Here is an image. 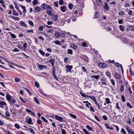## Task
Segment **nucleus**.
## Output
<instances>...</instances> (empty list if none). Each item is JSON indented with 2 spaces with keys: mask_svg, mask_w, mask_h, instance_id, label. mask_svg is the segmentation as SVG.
I'll return each mask as SVG.
<instances>
[{
  "mask_svg": "<svg viewBox=\"0 0 134 134\" xmlns=\"http://www.w3.org/2000/svg\"><path fill=\"white\" fill-rule=\"evenodd\" d=\"M55 118L56 119L58 120L60 122L63 121V118L57 115H55Z\"/></svg>",
  "mask_w": 134,
  "mask_h": 134,
  "instance_id": "1",
  "label": "nucleus"
},
{
  "mask_svg": "<svg viewBox=\"0 0 134 134\" xmlns=\"http://www.w3.org/2000/svg\"><path fill=\"white\" fill-rule=\"evenodd\" d=\"M5 105H6V104L4 101L0 100V107L3 108H4V106Z\"/></svg>",
  "mask_w": 134,
  "mask_h": 134,
  "instance_id": "2",
  "label": "nucleus"
},
{
  "mask_svg": "<svg viewBox=\"0 0 134 134\" xmlns=\"http://www.w3.org/2000/svg\"><path fill=\"white\" fill-rule=\"evenodd\" d=\"M98 66L100 67L103 68L106 67L107 65L105 63H100L98 64Z\"/></svg>",
  "mask_w": 134,
  "mask_h": 134,
  "instance_id": "3",
  "label": "nucleus"
},
{
  "mask_svg": "<svg viewBox=\"0 0 134 134\" xmlns=\"http://www.w3.org/2000/svg\"><path fill=\"white\" fill-rule=\"evenodd\" d=\"M47 67V66L45 65H39L38 68L39 69L42 70L43 68H46Z\"/></svg>",
  "mask_w": 134,
  "mask_h": 134,
  "instance_id": "4",
  "label": "nucleus"
},
{
  "mask_svg": "<svg viewBox=\"0 0 134 134\" xmlns=\"http://www.w3.org/2000/svg\"><path fill=\"white\" fill-rule=\"evenodd\" d=\"M47 6H48V5L44 3L42 4L41 7L43 9L45 10L47 9Z\"/></svg>",
  "mask_w": 134,
  "mask_h": 134,
  "instance_id": "5",
  "label": "nucleus"
},
{
  "mask_svg": "<svg viewBox=\"0 0 134 134\" xmlns=\"http://www.w3.org/2000/svg\"><path fill=\"white\" fill-rule=\"evenodd\" d=\"M9 17L12 18L13 19L15 20L16 21H19L20 19V18L19 17H15L12 16H9Z\"/></svg>",
  "mask_w": 134,
  "mask_h": 134,
  "instance_id": "6",
  "label": "nucleus"
},
{
  "mask_svg": "<svg viewBox=\"0 0 134 134\" xmlns=\"http://www.w3.org/2000/svg\"><path fill=\"white\" fill-rule=\"evenodd\" d=\"M47 12L48 15L51 16L53 15L54 14L53 12V10H47Z\"/></svg>",
  "mask_w": 134,
  "mask_h": 134,
  "instance_id": "7",
  "label": "nucleus"
},
{
  "mask_svg": "<svg viewBox=\"0 0 134 134\" xmlns=\"http://www.w3.org/2000/svg\"><path fill=\"white\" fill-rule=\"evenodd\" d=\"M34 9L37 12H39L42 10V9L39 7L37 6L35 7Z\"/></svg>",
  "mask_w": 134,
  "mask_h": 134,
  "instance_id": "8",
  "label": "nucleus"
},
{
  "mask_svg": "<svg viewBox=\"0 0 134 134\" xmlns=\"http://www.w3.org/2000/svg\"><path fill=\"white\" fill-rule=\"evenodd\" d=\"M60 9L61 11L63 12H65L66 11V7L64 6H61L60 8Z\"/></svg>",
  "mask_w": 134,
  "mask_h": 134,
  "instance_id": "9",
  "label": "nucleus"
},
{
  "mask_svg": "<svg viewBox=\"0 0 134 134\" xmlns=\"http://www.w3.org/2000/svg\"><path fill=\"white\" fill-rule=\"evenodd\" d=\"M27 123L29 124H33V122H32V119L31 118L29 119Z\"/></svg>",
  "mask_w": 134,
  "mask_h": 134,
  "instance_id": "10",
  "label": "nucleus"
},
{
  "mask_svg": "<svg viewBox=\"0 0 134 134\" xmlns=\"http://www.w3.org/2000/svg\"><path fill=\"white\" fill-rule=\"evenodd\" d=\"M53 19L54 20L56 21L57 20L58 18V16L57 15H54L52 17Z\"/></svg>",
  "mask_w": 134,
  "mask_h": 134,
  "instance_id": "11",
  "label": "nucleus"
},
{
  "mask_svg": "<svg viewBox=\"0 0 134 134\" xmlns=\"http://www.w3.org/2000/svg\"><path fill=\"white\" fill-rule=\"evenodd\" d=\"M20 23L21 26H24L25 27H27L26 26V24L24 23V22L21 21L20 22Z\"/></svg>",
  "mask_w": 134,
  "mask_h": 134,
  "instance_id": "12",
  "label": "nucleus"
},
{
  "mask_svg": "<svg viewBox=\"0 0 134 134\" xmlns=\"http://www.w3.org/2000/svg\"><path fill=\"white\" fill-rule=\"evenodd\" d=\"M8 33L10 34V35L11 36L12 38H16V36L14 34L12 33L11 32H9Z\"/></svg>",
  "mask_w": 134,
  "mask_h": 134,
  "instance_id": "13",
  "label": "nucleus"
},
{
  "mask_svg": "<svg viewBox=\"0 0 134 134\" xmlns=\"http://www.w3.org/2000/svg\"><path fill=\"white\" fill-rule=\"evenodd\" d=\"M88 98H90V99H92L94 102L95 101H96V98L92 96H89L88 97Z\"/></svg>",
  "mask_w": 134,
  "mask_h": 134,
  "instance_id": "14",
  "label": "nucleus"
},
{
  "mask_svg": "<svg viewBox=\"0 0 134 134\" xmlns=\"http://www.w3.org/2000/svg\"><path fill=\"white\" fill-rule=\"evenodd\" d=\"M70 46L71 48H73L74 49H76L77 48L76 46H75L73 44H71L70 45Z\"/></svg>",
  "mask_w": 134,
  "mask_h": 134,
  "instance_id": "15",
  "label": "nucleus"
},
{
  "mask_svg": "<svg viewBox=\"0 0 134 134\" xmlns=\"http://www.w3.org/2000/svg\"><path fill=\"white\" fill-rule=\"evenodd\" d=\"M67 69L69 71L71 70L72 67L71 66L68 65L66 66Z\"/></svg>",
  "mask_w": 134,
  "mask_h": 134,
  "instance_id": "16",
  "label": "nucleus"
},
{
  "mask_svg": "<svg viewBox=\"0 0 134 134\" xmlns=\"http://www.w3.org/2000/svg\"><path fill=\"white\" fill-rule=\"evenodd\" d=\"M6 98L9 101L11 99V96L10 95H7L6 96Z\"/></svg>",
  "mask_w": 134,
  "mask_h": 134,
  "instance_id": "17",
  "label": "nucleus"
},
{
  "mask_svg": "<svg viewBox=\"0 0 134 134\" xmlns=\"http://www.w3.org/2000/svg\"><path fill=\"white\" fill-rule=\"evenodd\" d=\"M13 15L15 16H18L19 14L15 10H13Z\"/></svg>",
  "mask_w": 134,
  "mask_h": 134,
  "instance_id": "18",
  "label": "nucleus"
},
{
  "mask_svg": "<svg viewBox=\"0 0 134 134\" xmlns=\"http://www.w3.org/2000/svg\"><path fill=\"white\" fill-rule=\"evenodd\" d=\"M121 87L120 88V90L121 92H123L124 91V86L123 85H121Z\"/></svg>",
  "mask_w": 134,
  "mask_h": 134,
  "instance_id": "19",
  "label": "nucleus"
},
{
  "mask_svg": "<svg viewBox=\"0 0 134 134\" xmlns=\"http://www.w3.org/2000/svg\"><path fill=\"white\" fill-rule=\"evenodd\" d=\"M115 65L116 66L118 67H121V66H122V65H121V64H120L119 63H117L116 62L115 63Z\"/></svg>",
  "mask_w": 134,
  "mask_h": 134,
  "instance_id": "20",
  "label": "nucleus"
},
{
  "mask_svg": "<svg viewBox=\"0 0 134 134\" xmlns=\"http://www.w3.org/2000/svg\"><path fill=\"white\" fill-rule=\"evenodd\" d=\"M15 127L18 129H19L20 128V126L18 124H15Z\"/></svg>",
  "mask_w": 134,
  "mask_h": 134,
  "instance_id": "21",
  "label": "nucleus"
},
{
  "mask_svg": "<svg viewBox=\"0 0 134 134\" xmlns=\"http://www.w3.org/2000/svg\"><path fill=\"white\" fill-rule=\"evenodd\" d=\"M67 52L68 53L70 54H72L73 53L72 50L70 49H69L68 50Z\"/></svg>",
  "mask_w": 134,
  "mask_h": 134,
  "instance_id": "22",
  "label": "nucleus"
},
{
  "mask_svg": "<svg viewBox=\"0 0 134 134\" xmlns=\"http://www.w3.org/2000/svg\"><path fill=\"white\" fill-rule=\"evenodd\" d=\"M105 5L104 7V9L106 10H107L108 9V6L107 5V3H105Z\"/></svg>",
  "mask_w": 134,
  "mask_h": 134,
  "instance_id": "23",
  "label": "nucleus"
},
{
  "mask_svg": "<svg viewBox=\"0 0 134 134\" xmlns=\"http://www.w3.org/2000/svg\"><path fill=\"white\" fill-rule=\"evenodd\" d=\"M55 35L56 37L57 38H59L60 36L59 34V32H55Z\"/></svg>",
  "mask_w": 134,
  "mask_h": 134,
  "instance_id": "24",
  "label": "nucleus"
},
{
  "mask_svg": "<svg viewBox=\"0 0 134 134\" xmlns=\"http://www.w3.org/2000/svg\"><path fill=\"white\" fill-rule=\"evenodd\" d=\"M120 30L122 31H123L124 29V27L122 25H120Z\"/></svg>",
  "mask_w": 134,
  "mask_h": 134,
  "instance_id": "25",
  "label": "nucleus"
},
{
  "mask_svg": "<svg viewBox=\"0 0 134 134\" xmlns=\"http://www.w3.org/2000/svg\"><path fill=\"white\" fill-rule=\"evenodd\" d=\"M97 3L99 5H100L102 3L101 0H97Z\"/></svg>",
  "mask_w": 134,
  "mask_h": 134,
  "instance_id": "26",
  "label": "nucleus"
},
{
  "mask_svg": "<svg viewBox=\"0 0 134 134\" xmlns=\"http://www.w3.org/2000/svg\"><path fill=\"white\" fill-rule=\"evenodd\" d=\"M29 130H30V132L33 134H35V132L34 130L31 128H29Z\"/></svg>",
  "mask_w": 134,
  "mask_h": 134,
  "instance_id": "27",
  "label": "nucleus"
},
{
  "mask_svg": "<svg viewBox=\"0 0 134 134\" xmlns=\"http://www.w3.org/2000/svg\"><path fill=\"white\" fill-rule=\"evenodd\" d=\"M68 7L70 9H72L73 7V5L70 3L68 5Z\"/></svg>",
  "mask_w": 134,
  "mask_h": 134,
  "instance_id": "28",
  "label": "nucleus"
},
{
  "mask_svg": "<svg viewBox=\"0 0 134 134\" xmlns=\"http://www.w3.org/2000/svg\"><path fill=\"white\" fill-rule=\"evenodd\" d=\"M41 118V119H42L43 121L45 122H48V121L44 117L42 116Z\"/></svg>",
  "mask_w": 134,
  "mask_h": 134,
  "instance_id": "29",
  "label": "nucleus"
},
{
  "mask_svg": "<svg viewBox=\"0 0 134 134\" xmlns=\"http://www.w3.org/2000/svg\"><path fill=\"white\" fill-rule=\"evenodd\" d=\"M16 102V100L14 99H12L11 100H10L9 102L10 103L12 104V103H14Z\"/></svg>",
  "mask_w": 134,
  "mask_h": 134,
  "instance_id": "30",
  "label": "nucleus"
},
{
  "mask_svg": "<svg viewBox=\"0 0 134 134\" xmlns=\"http://www.w3.org/2000/svg\"><path fill=\"white\" fill-rule=\"evenodd\" d=\"M41 34L44 35L47 37H48V35L44 32H41Z\"/></svg>",
  "mask_w": 134,
  "mask_h": 134,
  "instance_id": "31",
  "label": "nucleus"
},
{
  "mask_svg": "<svg viewBox=\"0 0 134 134\" xmlns=\"http://www.w3.org/2000/svg\"><path fill=\"white\" fill-rule=\"evenodd\" d=\"M81 94L82 96L85 97H88L89 96H88V95H86L83 93H81Z\"/></svg>",
  "mask_w": 134,
  "mask_h": 134,
  "instance_id": "32",
  "label": "nucleus"
},
{
  "mask_svg": "<svg viewBox=\"0 0 134 134\" xmlns=\"http://www.w3.org/2000/svg\"><path fill=\"white\" fill-rule=\"evenodd\" d=\"M59 4L60 5H62L64 4V2L63 0H60L59 1Z\"/></svg>",
  "mask_w": 134,
  "mask_h": 134,
  "instance_id": "33",
  "label": "nucleus"
},
{
  "mask_svg": "<svg viewBox=\"0 0 134 134\" xmlns=\"http://www.w3.org/2000/svg\"><path fill=\"white\" fill-rule=\"evenodd\" d=\"M121 132V133L126 134V132L123 128H122Z\"/></svg>",
  "mask_w": 134,
  "mask_h": 134,
  "instance_id": "34",
  "label": "nucleus"
},
{
  "mask_svg": "<svg viewBox=\"0 0 134 134\" xmlns=\"http://www.w3.org/2000/svg\"><path fill=\"white\" fill-rule=\"evenodd\" d=\"M38 3L37 2V0H34L33 2V4H34V5H35Z\"/></svg>",
  "mask_w": 134,
  "mask_h": 134,
  "instance_id": "35",
  "label": "nucleus"
},
{
  "mask_svg": "<svg viewBox=\"0 0 134 134\" xmlns=\"http://www.w3.org/2000/svg\"><path fill=\"white\" fill-rule=\"evenodd\" d=\"M105 100L107 104H109L111 103V102L110 101L109 99L108 98H107Z\"/></svg>",
  "mask_w": 134,
  "mask_h": 134,
  "instance_id": "36",
  "label": "nucleus"
},
{
  "mask_svg": "<svg viewBox=\"0 0 134 134\" xmlns=\"http://www.w3.org/2000/svg\"><path fill=\"white\" fill-rule=\"evenodd\" d=\"M3 58L4 59V60L6 62H7V63H8L9 64H12V65H14V63H12V62H9V61H8L7 60L5 59L4 58Z\"/></svg>",
  "mask_w": 134,
  "mask_h": 134,
  "instance_id": "37",
  "label": "nucleus"
},
{
  "mask_svg": "<svg viewBox=\"0 0 134 134\" xmlns=\"http://www.w3.org/2000/svg\"><path fill=\"white\" fill-rule=\"evenodd\" d=\"M39 52H40V54L43 55H44L45 54V53L42 51L40 50H39Z\"/></svg>",
  "mask_w": 134,
  "mask_h": 134,
  "instance_id": "38",
  "label": "nucleus"
},
{
  "mask_svg": "<svg viewBox=\"0 0 134 134\" xmlns=\"http://www.w3.org/2000/svg\"><path fill=\"white\" fill-rule=\"evenodd\" d=\"M20 80V79L18 77H16L15 79V81L16 82H19Z\"/></svg>",
  "mask_w": 134,
  "mask_h": 134,
  "instance_id": "39",
  "label": "nucleus"
},
{
  "mask_svg": "<svg viewBox=\"0 0 134 134\" xmlns=\"http://www.w3.org/2000/svg\"><path fill=\"white\" fill-rule=\"evenodd\" d=\"M121 98L122 101L123 102H125V101L126 100L125 98V97L124 95H122L121 96Z\"/></svg>",
  "mask_w": 134,
  "mask_h": 134,
  "instance_id": "40",
  "label": "nucleus"
},
{
  "mask_svg": "<svg viewBox=\"0 0 134 134\" xmlns=\"http://www.w3.org/2000/svg\"><path fill=\"white\" fill-rule=\"evenodd\" d=\"M25 90L27 92H28L29 94L30 95H31L32 94V93L30 92V91L27 88H25Z\"/></svg>",
  "mask_w": 134,
  "mask_h": 134,
  "instance_id": "41",
  "label": "nucleus"
},
{
  "mask_svg": "<svg viewBox=\"0 0 134 134\" xmlns=\"http://www.w3.org/2000/svg\"><path fill=\"white\" fill-rule=\"evenodd\" d=\"M29 24H30L32 26H34V23H33L30 20L29 21Z\"/></svg>",
  "mask_w": 134,
  "mask_h": 134,
  "instance_id": "42",
  "label": "nucleus"
},
{
  "mask_svg": "<svg viewBox=\"0 0 134 134\" xmlns=\"http://www.w3.org/2000/svg\"><path fill=\"white\" fill-rule=\"evenodd\" d=\"M5 115L7 117H9L10 116V114L8 111H7L5 113Z\"/></svg>",
  "mask_w": 134,
  "mask_h": 134,
  "instance_id": "43",
  "label": "nucleus"
},
{
  "mask_svg": "<svg viewBox=\"0 0 134 134\" xmlns=\"http://www.w3.org/2000/svg\"><path fill=\"white\" fill-rule=\"evenodd\" d=\"M86 127L87 129H89V130L90 131H92V129L90 127V126H89L88 125H87L86 126Z\"/></svg>",
  "mask_w": 134,
  "mask_h": 134,
  "instance_id": "44",
  "label": "nucleus"
},
{
  "mask_svg": "<svg viewBox=\"0 0 134 134\" xmlns=\"http://www.w3.org/2000/svg\"><path fill=\"white\" fill-rule=\"evenodd\" d=\"M115 76L116 78L118 79H120V77L119 75L117 73H115Z\"/></svg>",
  "mask_w": 134,
  "mask_h": 134,
  "instance_id": "45",
  "label": "nucleus"
},
{
  "mask_svg": "<svg viewBox=\"0 0 134 134\" xmlns=\"http://www.w3.org/2000/svg\"><path fill=\"white\" fill-rule=\"evenodd\" d=\"M35 86L37 87H38L39 86V84L36 81L35 82Z\"/></svg>",
  "mask_w": 134,
  "mask_h": 134,
  "instance_id": "46",
  "label": "nucleus"
},
{
  "mask_svg": "<svg viewBox=\"0 0 134 134\" xmlns=\"http://www.w3.org/2000/svg\"><path fill=\"white\" fill-rule=\"evenodd\" d=\"M127 106L129 107L131 109L132 108V107L130 103H127Z\"/></svg>",
  "mask_w": 134,
  "mask_h": 134,
  "instance_id": "47",
  "label": "nucleus"
},
{
  "mask_svg": "<svg viewBox=\"0 0 134 134\" xmlns=\"http://www.w3.org/2000/svg\"><path fill=\"white\" fill-rule=\"evenodd\" d=\"M49 62H50L51 63H54L55 60L53 59H52L49 60Z\"/></svg>",
  "mask_w": 134,
  "mask_h": 134,
  "instance_id": "48",
  "label": "nucleus"
},
{
  "mask_svg": "<svg viewBox=\"0 0 134 134\" xmlns=\"http://www.w3.org/2000/svg\"><path fill=\"white\" fill-rule=\"evenodd\" d=\"M130 29L131 31H134V27L132 26H130Z\"/></svg>",
  "mask_w": 134,
  "mask_h": 134,
  "instance_id": "49",
  "label": "nucleus"
},
{
  "mask_svg": "<svg viewBox=\"0 0 134 134\" xmlns=\"http://www.w3.org/2000/svg\"><path fill=\"white\" fill-rule=\"evenodd\" d=\"M17 10L18 11L19 13L21 15H22V12L19 9V8H17Z\"/></svg>",
  "mask_w": 134,
  "mask_h": 134,
  "instance_id": "50",
  "label": "nucleus"
},
{
  "mask_svg": "<svg viewBox=\"0 0 134 134\" xmlns=\"http://www.w3.org/2000/svg\"><path fill=\"white\" fill-rule=\"evenodd\" d=\"M54 42L55 43L57 44H59L60 43V42L58 40L55 41Z\"/></svg>",
  "mask_w": 134,
  "mask_h": 134,
  "instance_id": "51",
  "label": "nucleus"
},
{
  "mask_svg": "<svg viewBox=\"0 0 134 134\" xmlns=\"http://www.w3.org/2000/svg\"><path fill=\"white\" fill-rule=\"evenodd\" d=\"M34 99L37 104H39L40 103L39 101L37 100V98L36 97H34Z\"/></svg>",
  "mask_w": 134,
  "mask_h": 134,
  "instance_id": "52",
  "label": "nucleus"
},
{
  "mask_svg": "<svg viewBox=\"0 0 134 134\" xmlns=\"http://www.w3.org/2000/svg\"><path fill=\"white\" fill-rule=\"evenodd\" d=\"M70 115L72 117H73L74 118L76 119V116L75 115L73 114H70Z\"/></svg>",
  "mask_w": 134,
  "mask_h": 134,
  "instance_id": "53",
  "label": "nucleus"
},
{
  "mask_svg": "<svg viewBox=\"0 0 134 134\" xmlns=\"http://www.w3.org/2000/svg\"><path fill=\"white\" fill-rule=\"evenodd\" d=\"M54 4L55 6L56 7H58V2H54Z\"/></svg>",
  "mask_w": 134,
  "mask_h": 134,
  "instance_id": "54",
  "label": "nucleus"
},
{
  "mask_svg": "<svg viewBox=\"0 0 134 134\" xmlns=\"http://www.w3.org/2000/svg\"><path fill=\"white\" fill-rule=\"evenodd\" d=\"M133 131L132 130L130 129L129 131L128 132L129 134H132L133 132Z\"/></svg>",
  "mask_w": 134,
  "mask_h": 134,
  "instance_id": "55",
  "label": "nucleus"
},
{
  "mask_svg": "<svg viewBox=\"0 0 134 134\" xmlns=\"http://www.w3.org/2000/svg\"><path fill=\"white\" fill-rule=\"evenodd\" d=\"M103 119L105 120H106L108 119V118L105 115H104L103 116Z\"/></svg>",
  "mask_w": 134,
  "mask_h": 134,
  "instance_id": "56",
  "label": "nucleus"
},
{
  "mask_svg": "<svg viewBox=\"0 0 134 134\" xmlns=\"http://www.w3.org/2000/svg\"><path fill=\"white\" fill-rule=\"evenodd\" d=\"M95 118L98 121H100V120L99 119H98V117L96 116V115H95L94 116Z\"/></svg>",
  "mask_w": 134,
  "mask_h": 134,
  "instance_id": "57",
  "label": "nucleus"
},
{
  "mask_svg": "<svg viewBox=\"0 0 134 134\" xmlns=\"http://www.w3.org/2000/svg\"><path fill=\"white\" fill-rule=\"evenodd\" d=\"M93 77L95 79H98L99 76H98L95 75L93 76Z\"/></svg>",
  "mask_w": 134,
  "mask_h": 134,
  "instance_id": "58",
  "label": "nucleus"
},
{
  "mask_svg": "<svg viewBox=\"0 0 134 134\" xmlns=\"http://www.w3.org/2000/svg\"><path fill=\"white\" fill-rule=\"evenodd\" d=\"M106 74V75L108 77L110 76V73L108 71H107Z\"/></svg>",
  "mask_w": 134,
  "mask_h": 134,
  "instance_id": "59",
  "label": "nucleus"
},
{
  "mask_svg": "<svg viewBox=\"0 0 134 134\" xmlns=\"http://www.w3.org/2000/svg\"><path fill=\"white\" fill-rule=\"evenodd\" d=\"M69 58L68 57H65L64 59V61L65 63H66L68 59Z\"/></svg>",
  "mask_w": 134,
  "mask_h": 134,
  "instance_id": "60",
  "label": "nucleus"
},
{
  "mask_svg": "<svg viewBox=\"0 0 134 134\" xmlns=\"http://www.w3.org/2000/svg\"><path fill=\"white\" fill-rule=\"evenodd\" d=\"M27 45V44L26 43H25L23 45V48H26Z\"/></svg>",
  "mask_w": 134,
  "mask_h": 134,
  "instance_id": "61",
  "label": "nucleus"
},
{
  "mask_svg": "<svg viewBox=\"0 0 134 134\" xmlns=\"http://www.w3.org/2000/svg\"><path fill=\"white\" fill-rule=\"evenodd\" d=\"M62 134H66V131L64 129H62Z\"/></svg>",
  "mask_w": 134,
  "mask_h": 134,
  "instance_id": "62",
  "label": "nucleus"
},
{
  "mask_svg": "<svg viewBox=\"0 0 134 134\" xmlns=\"http://www.w3.org/2000/svg\"><path fill=\"white\" fill-rule=\"evenodd\" d=\"M83 132L85 133L86 134H90L85 129H83Z\"/></svg>",
  "mask_w": 134,
  "mask_h": 134,
  "instance_id": "63",
  "label": "nucleus"
},
{
  "mask_svg": "<svg viewBox=\"0 0 134 134\" xmlns=\"http://www.w3.org/2000/svg\"><path fill=\"white\" fill-rule=\"evenodd\" d=\"M123 20H120L118 21V23L119 24H122L123 23Z\"/></svg>",
  "mask_w": 134,
  "mask_h": 134,
  "instance_id": "64",
  "label": "nucleus"
}]
</instances>
